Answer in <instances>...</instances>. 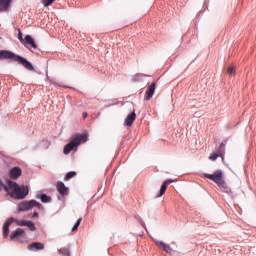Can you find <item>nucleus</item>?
Segmentation results:
<instances>
[{
    "label": "nucleus",
    "mask_w": 256,
    "mask_h": 256,
    "mask_svg": "<svg viewBox=\"0 0 256 256\" xmlns=\"http://www.w3.org/2000/svg\"><path fill=\"white\" fill-rule=\"evenodd\" d=\"M10 5L11 0H0V12L3 13L4 11H7Z\"/></svg>",
    "instance_id": "dca6fc26"
},
{
    "label": "nucleus",
    "mask_w": 256,
    "mask_h": 256,
    "mask_svg": "<svg viewBox=\"0 0 256 256\" xmlns=\"http://www.w3.org/2000/svg\"><path fill=\"white\" fill-rule=\"evenodd\" d=\"M23 171H21V168L14 167L9 172L10 179H19L22 175Z\"/></svg>",
    "instance_id": "9d476101"
},
{
    "label": "nucleus",
    "mask_w": 256,
    "mask_h": 256,
    "mask_svg": "<svg viewBox=\"0 0 256 256\" xmlns=\"http://www.w3.org/2000/svg\"><path fill=\"white\" fill-rule=\"evenodd\" d=\"M34 207H37V209H43V205L37 202V200H29L20 202L18 205V210L25 213L27 211H31V209H34Z\"/></svg>",
    "instance_id": "39448f33"
},
{
    "label": "nucleus",
    "mask_w": 256,
    "mask_h": 256,
    "mask_svg": "<svg viewBox=\"0 0 256 256\" xmlns=\"http://www.w3.org/2000/svg\"><path fill=\"white\" fill-rule=\"evenodd\" d=\"M156 243L158 247L162 248L166 253H171V251H173L171 246L169 244H165L163 241H157Z\"/></svg>",
    "instance_id": "f3484780"
},
{
    "label": "nucleus",
    "mask_w": 256,
    "mask_h": 256,
    "mask_svg": "<svg viewBox=\"0 0 256 256\" xmlns=\"http://www.w3.org/2000/svg\"><path fill=\"white\" fill-rule=\"evenodd\" d=\"M58 253L63 256H71V252L69 251L68 248H60L58 249Z\"/></svg>",
    "instance_id": "412c9836"
},
{
    "label": "nucleus",
    "mask_w": 256,
    "mask_h": 256,
    "mask_svg": "<svg viewBox=\"0 0 256 256\" xmlns=\"http://www.w3.org/2000/svg\"><path fill=\"white\" fill-rule=\"evenodd\" d=\"M26 227H28L30 231H36L37 229V227H35V223H33L32 221H27Z\"/></svg>",
    "instance_id": "4be33fe9"
},
{
    "label": "nucleus",
    "mask_w": 256,
    "mask_h": 256,
    "mask_svg": "<svg viewBox=\"0 0 256 256\" xmlns=\"http://www.w3.org/2000/svg\"><path fill=\"white\" fill-rule=\"evenodd\" d=\"M21 235H25V230H23L22 228H18L11 234L10 239L12 241H15V239H19Z\"/></svg>",
    "instance_id": "4468645a"
},
{
    "label": "nucleus",
    "mask_w": 256,
    "mask_h": 256,
    "mask_svg": "<svg viewBox=\"0 0 256 256\" xmlns=\"http://www.w3.org/2000/svg\"><path fill=\"white\" fill-rule=\"evenodd\" d=\"M3 59H10V61H15L19 65H22V67L26 68L27 71H35V67H33V64L29 62L25 57H22L20 55H17L9 50H0V61Z\"/></svg>",
    "instance_id": "f03ea898"
},
{
    "label": "nucleus",
    "mask_w": 256,
    "mask_h": 256,
    "mask_svg": "<svg viewBox=\"0 0 256 256\" xmlns=\"http://www.w3.org/2000/svg\"><path fill=\"white\" fill-rule=\"evenodd\" d=\"M17 225H19V227H26L27 225V221L25 220H19V221H16Z\"/></svg>",
    "instance_id": "bb28decb"
},
{
    "label": "nucleus",
    "mask_w": 256,
    "mask_h": 256,
    "mask_svg": "<svg viewBox=\"0 0 256 256\" xmlns=\"http://www.w3.org/2000/svg\"><path fill=\"white\" fill-rule=\"evenodd\" d=\"M171 183H173L172 179H168V180L164 181L163 184L161 185L159 193L156 195V197H163V195H165V191H167V186L171 185Z\"/></svg>",
    "instance_id": "9b49d317"
},
{
    "label": "nucleus",
    "mask_w": 256,
    "mask_h": 256,
    "mask_svg": "<svg viewBox=\"0 0 256 256\" xmlns=\"http://www.w3.org/2000/svg\"><path fill=\"white\" fill-rule=\"evenodd\" d=\"M18 39L23 44L25 42V39H23V32L19 31L18 33Z\"/></svg>",
    "instance_id": "cd10ccee"
},
{
    "label": "nucleus",
    "mask_w": 256,
    "mask_h": 256,
    "mask_svg": "<svg viewBox=\"0 0 256 256\" xmlns=\"http://www.w3.org/2000/svg\"><path fill=\"white\" fill-rule=\"evenodd\" d=\"M36 199H40L42 203H51V197L47 196V194H43L41 192H38L36 194Z\"/></svg>",
    "instance_id": "2eb2a0df"
},
{
    "label": "nucleus",
    "mask_w": 256,
    "mask_h": 256,
    "mask_svg": "<svg viewBox=\"0 0 256 256\" xmlns=\"http://www.w3.org/2000/svg\"><path fill=\"white\" fill-rule=\"evenodd\" d=\"M135 119H137V114H135V111H133L127 115L124 123L127 127H131V125H133V122L135 121Z\"/></svg>",
    "instance_id": "ddd939ff"
},
{
    "label": "nucleus",
    "mask_w": 256,
    "mask_h": 256,
    "mask_svg": "<svg viewBox=\"0 0 256 256\" xmlns=\"http://www.w3.org/2000/svg\"><path fill=\"white\" fill-rule=\"evenodd\" d=\"M89 141V136L87 133L76 134L70 138V142L65 145L63 153L64 155H69L73 149H76L81 143H87Z\"/></svg>",
    "instance_id": "20e7f679"
},
{
    "label": "nucleus",
    "mask_w": 256,
    "mask_h": 256,
    "mask_svg": "<svg viewBox=\"0 0 256 256\" xmlns=\"http://www.w3.org/2000/svg\"><path fill=\"white\" fill-rule=\"evenodd\" d=\"M228 75H235V66H230L227 70Z\"/></svg>",
    "instance_id": "a878e982"
},
{
    "label": "nucleus",
    "mask_w": 256,
    "mask_h": 256,
    "mask_svg": "<svg viewBox=\"0 0 256 256\" xmlns=\"http://www.w3.org/2000/svg\"><path fill=\"white\" fill-rule=\"evenodd\" d=\"M56 189L62 197H67V195H69V188H67L63 182H58Z\"/></svg>",
    "instance_id": "423d86ee"
},
{
    "label": "nucleus",
    "mask_w": 256,
    "mask_h": 256,
    "mask_svg": "<svg viewBox=\"0 0 256 256\" xmlns=\"http://www.w3.org/2000/svg\"><path fill=\"white\" fill-rule=\"evenodd\" d=\"M204 177L206 179H210V181H213L216 183V185L219 187V189L222 191V193H226L227 195H231L232 191L231 188L227 185V182L223 179V171L216 170L213 174H204Z\"/></svg>",
    "instance_id": "7ed1b4c3"
},
{
    "label": "nucleus",
    "mask_w": 256,
    "mask_h": 256,
    "mask_svg": "<svg viewBox=\"0 0 256 256\" xmlns=\"http://www.w3.org/2000/svg\"><path fill=\"white\" fill-rule=\"evenodd\" d=\"M219 157H221V155L218 152H216V153H211L209 156V159L210 161H217Z\"/></svg>",
    "instance_id": "5701e85b"
},
{
    "label": "nucleus",
    "mask_w": 256,
    "mask_h": 256,
    "mask_svg": "<svg viewBox=\"0 0 256 256\" xmlns=\"http://www.w3.org/2000/svg\"><path fill=\"white\" fill-rule=\"evenodd\" d=\"M44 7H49L52 3H55V0H42Z\"/></svg>",
    "instance_id": "393cba45"
},
{
    "label": "nucleus",
    "mask_w": 256,
    "mask_h": 256,
    "mask_svg": "<svg viewBox=\"0 0 256 256\" xmlns=\"http://www.w3.org/2000/svg\"><path fill=\"white\" fill-rule=\"evenodd\" d=\"M3 189L6 193H9L13 199H25V197L29 195L28 186H19L17 182H13L11 180L8 181V186H5L3 181L0 179V191Z\"/></svg>",
    "instance_id": "f257e3e1"
},
{
    "label": "nucleus",
    "mask_w": 256,
    "mask_h": 256,
    "mask_svg": "<svg viewBox=\"0 0 256 256\" xmlns=\"http://www.w3.org/2000/svg\"><path fill=\"white\" fill-rule=\"evenodd\" d=\"M76 176H77V172L75 171L68 172L64 177V181H70V179H73V177H76Z\"/></svg>",
    "instance_id": "aec40b11"
},
{
    "label": "nucleus",
    "mask_w": 256,
    "mask_h": 256,
    "mask_svg": "<svg viewBox=\"0 0 256 256\" xmlns=\"http://www.w3.org/2000/svg\"><path fill=\"white\" fill-rule=\"evenodd\" d=\"M217 153L220 155L221 159H224V157H225V143L224 142H222L220 144V147L218 148Z\"/></svg>",
    "instance_id": "6ab92c4d"
},
{
    "label": "nucleus",
    "mask_w": 256,
    "mask_h": 256,
    "mask_svg": "<svg viewBox=\"0 0 256 256\" xmlns=\"http://www.w3.org/2000/svg\"><path fill=\"white\" fill-rule=\"evenodd\" d=\"M155 82H153L146 90L145 93V101H151V99L153 98V95H155Z\"/></svg>",
    "instance_id": "0eeeda50"
},
{
    "label": "nucleus",
    "mask_w": 256,
    "mask_h": 256,
    "mask_svg": "<svg viewBox=\"0 0 256 256\" xmlns=\"http://www.w3.org/2000/svg\"><path fill=\"white\" fill-rule=\"evenodd\" d=\"M62 87H64L65 89H69V86H65V85H64V86H62Z\"/></svg>",
    "instance_id": "2f4dec72"
},
{
    "label": "nucleus",
    "mask_w": 256,
    "mask_h": 256,
    "mask_svg": "<svg viewBox=\"0 0 256 256\" xmlns=\"http://www.w3.org/2000/svg\"><path fill=\"white\" fill-rule=\"evenodd\" d=\"M15 222V218L11 217L8 218L5 222V224L3 225V236L4 237H8L9 235V226Z\"/></svg>",
    "instance_id": "f8f14e48"
},
{
    "label": "nucleus",
    "mask_w": 256,
    "mask_h": 256,
    "mask_svg": "<svg viewBox=\"0 0 256 256\" xmlns=\"http://www.w3.org/2000/svg\"><path fill=\"white\" fill-rule=\"evenodd\" d=\"M52 85H56L57 87H63V85L57 83V82H52Z\"/></svg>",
    "instance_id": "c756f323"
},
{
    "label": "nucleus",
    "mask_w": 256,
    "mask_h": 256,
    "mask_svg": "<svg viewBox=\"0 0 256 256\" xmlns=\"http://www.w3.org/2000/svg\"><path fill=\"white\" fill-rule=\"evenodd\" d=\"M83 221V218H79L75 225L72 227V232H75L79 229V225H81V222Z\"/></svg>",
    "instance_id": "b1692460"
},
{
    "label": "nucleus",
    "mask_w": 256,
    "mask_h": 256,
    "mask_svg": "<svg viewBox=\"0 0 256 256\" xmlns=\"http://www.w3.org/2000/svg\"><path fill=\"white\" fill-rule=\"evenodd\" d=\"M22 45H25V47H32V49H37V44L35 43V40L31 35H26L24 38V42Z\"/></svg>",
    "instance_id": "6e6552de"
},
{
    "label": "nucleus",
    "mask_w": 256,
    "mask_h": 256,
    "mask_svg": "<svg viewBox=\"0 0 256 256\" xmlns=\"http://www.w3.org/2000/svg\"><path fill=\"white\" fill-rule=\"evenodd\" d=\"M143 77H149V75L136 74L132 77V83H139V81H143Z\"/></svg>",
    "instance_id": "a211bd4d"
},
{
    "label": "nucleus",
    "mask_w": 256,
    "mask_h": 256,
    "mask_svg": "<svg viewBox=\"0 0 256 256\" xmlns=\"http://www.w3.org/2000/svg\"><path fill=\"white\" fill-rule=\"evenodd\" d=\"M45 245L41 242H33L28 245V251H43Z\"/></svg>",
    "instance_id": "1a4fd4ad"
},
{
    "label": "nucleus",
    "mask_w": 256,
    "mask_h": 256,
    "mask_svg": "<svg viewBox=\"0 0 256 256\" xmlns=\"http://www.w3.org/2000/svg\"><path fill=\"white\" fill-rule=\"evenodd\" d=\"M87 117H88L87 112H84V113H83V119H87Z\"/></svg>",
    "instance_id": "7c9ffc66"
},
{
    "label": "nucleus",
    "mask_w": 256,
    "mask_h": 256,
    "mask_svg": "<svg viewBox=\"0 0 256 256\" xmlns=\"http://www.w3.org/2000/svg\"><path fill=\"white\" fill-rule=\"evenodd\" d=\"M32 217H33L34 219H37V217H39V213L34 212L33 215H32Z\"/></svg>",
    "instance_id": "c85d7f7f"
}]
</instances>
